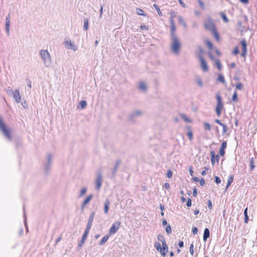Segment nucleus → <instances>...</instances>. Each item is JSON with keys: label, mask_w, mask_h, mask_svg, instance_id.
<instances>
[{"label": "nucleus", "mask_w": 257, "mask_h": 257, "mask_svg": "<svg viewBox=\"0 0 257 257\" xmlns=\"http://www.w3.org/2000/svg\"><path fill=\"white\" fill-rule=\"evenodd\" d=\"M215 63V65L217 67L218 69L219 70H221V68H222V65H221V64L220 61L218 59H216Z\"/></svg>", "instance_id": "e433bc0d"}, {"label": "nucleus", "mask_w": 257, "mask_h": 257, "mask_svg": "<svg viewBox=\"0 0 257 257\" xmlns=\"http://www.w3.org/2000/svg\"><path fill=\"white\" fill-rule=\"evenodd\" d=\"M220 16L222 18L223 20L224 21V22L226 23H227L228 22V19L225 14H224L223 13H221Z\"/></svg>", "instance_id": "79ce46f5"}, {"label": "nucleus", "mask_w": 257, "mask_h": 257, "mask_svg": "<svg viewBox=\"0 0 257 257\" xmlns=\"http://www.w3.org/2000/svg\"><path fill=\"white\" fill-rule=\"evenodd\" d=\"M206 44H207V45L208 46V47H209V48L210 49H212L213 44H212V43L210 41H207L206 42Z\"/></svg>", "instance_id": "864d4df0"}, {"label": "nucleus", "mask_w": 257, "mask_h": 257, "mask_svg": "<svg viewBox=\"0 0 257 257\" xmlns=\"http://www.w3.org/2000/svg\"><path fill=\"white\" fill-rule=\"evenodd\" d=\"M153 6L155 8L156 10L157 11L158 15L160 16H163L162 13L159 8V7H158V6L156 4H154Z\"/></svg>", "instance_id": "58836bf2"}, {"label": "nucleus", "mask_w": 257, "mask_h": 257, "mask_svg": "<svg viewBox=\"0 0 257 257\" xmlns=\"http://www.w3.org/2000/svg\"><path fill=\"white\" fill-rule=\"evenodd\" d=\"M217 100V105L215 107V112L218 116H220L221 114V110L223 108V104L222 103V98L219 93L216 95Z\"/></svg>", "instance_id": "423d86ee"}, {"label": "nucleus", "mask_w": 257, "mask_h": 257, "mask_svg": "<svg viewBox=\"0 0 257 257\" xmlns=\"http://www.w3.org/2000/svg\"><path fill=\"white\" fill-rule=\"evenodd\" d=\"M138 88L142 91H145L147 89V86L146 84L143 81H141L139 83Z\"/></svg>", "instance_id": "6ab92c4d"}, {"label": "nucleus", "mask_w": 257, "mask_h": 257, "mask_svg": "<svg viewBox=\"0 0 257 257\" xmlns=\"http://www.w3.org/2000/svg\"><path fill=\"white\" fill-rule=\"evenodd\" d=\"M170 19H174L176 16V13L174 11L170 12Z\"/></svg>", "instance_id": "5fc2aeb1"}, {"label": "nucleus", "mask_w": 257, "mask_h": 257, "mask_svg": "<svg viewBox=\"0 0 257 257\" xmlns=\"http://www.w3.org/2000/svg\"><path fill=\"white\" fill-rule=\"evenodd\" d=\"M162 247L159 242H155L154 246L158 251H159L162 255L165 256L168 251V246L166 242L162 243Z\"/></svg>", "instance_id": "7ed1b4c3"}, {"label": "nucleus", "mask_w": 257, "mask_h": 257, "mask_svg": "<svg viewBox=\"0 0 257 257\" xmlns=\"http://www.w3.org/2000/svg\"><path fill=\"white\" fill-rule=\"evenodd\" d=\"M197 195V191L196 188H194L193 189V195L194 197H196Z\"/></svg>", "instance_id": "774afa93"}, {"label": "nucleus", "mask_w": 257, "mask_h": 257, "mask_svg": "<svg viewBox=\"0 0 257 257\" xmlns=\"http://www.w3.org/2000/svg\"><path fill=\"white\" fill-rule=\"evenodd\" d=\"M80 104L82 108H84L87 105V102L85 100H81L80 102Z\"/></svg>", "instance_id": "49530a36"}, {"label": "nucleus", "mask_w": 257, "mask_h": 257, "mask_svg": "<svg viewBox=\"0 0 257 257\" xmlns=\"http://www.w3.org/2000/svg\"><path fill=\"white\" fill-rule=\"evenodd\" d=\"M109 205V201L108 200V199H106L104 203V212L105 214L108 213Z\"/></svg>", "instance_id": "412c9836"}, {"label": "nucleus", "mask_w": 257, "mask_h": 257, "mask_svg": "<svg viewBox=\"0 0 257 257\" xmlns=\"http://www.w3.org/2000/svg\"><path fill=\"white\" fill-rule=\"evenodd\" d=\"M210 232L208 228H206L204 230L203 233V240L206 241L208 238L209 237Z\"/></svg>", "instance_id": "4be33fe9"}, {"label": "nucleus", "mask_w": 257, "mask_h": 257, "mask_svg": "<svg viewBox=\"0 0 257 257\" xmlns=\"http://www.w3.org/2000/svg\"><path fill=\"white\" fill-rule=\"evenodd\" d=\"M221 126L223 127L222 130V135H224L225 134H226L228 131V127L224 123L221 124Z\"/></svg>", "instance_id": "a19ab883"}, {"label": "nucleus", "mask_w": 257, "mask_h": 257, "mask_svg": "<svg viewBox=\"0 0 257 257\" xmlns=\"http://www.w3.org/2000/svg\"><path fill=\"white\" fill-rule=\"evenodd\" d=\"M13 96L17 103L20 102L21 97L19 89H17L13 92Z\"/></svg>", "instance_id": "4468645a"}, {"label": "nucleus", "mask_w": 257, "mask_h": 257, "mask_svg": "<svg viewBox=\"0 0 257 257\" xmlns=\"http://www.w3.org/2000/svg\"><path fill=\"white\" fill-rule=\"evenodd\" d=\"M87 192V188L85 187H83L80 191L79 197L81 198L84 196Z\"/></svg>", "instance_id": "c85d7f7f"}, {"label": "nucleus", "mask_w": 257, "mask_h": 257, "mask_svg": "<svg viewBox=\"0 0 257 257\" xmlns=\"http://www.w3.org/2000/svg\"><path fill=\"white\" fill-rule=\"evenodd\" d=\"M40 55L42 59L44 65L46 67H50L51 65V60L50 55L48 51L46 50H41L40 51Z\"/></svg>", "instance_id": "f03ea898"}, {"label": "nucleus", "mask_w": 257, "mask_h": 257, "mask_svg": "<svg viewBox=\"0 0 257 257\" xmlns=\"http://www.w3.org/2000/svg\"><path fill=\"white\" fill-rule=\"evenodd\" d=\"M211 32L212 33V34L214 36V37H215V39L218 41H219L220 36H219V35L217 31L216 30V29H215L213 30V31H211Z\"/></svg>", "instance_id": "b1692460"}, {"label": "nucleus", "mask_w": 257, "mask_h": 257, "mask_svg": "<svg viewBox=\"0 0 257 257\" xmlns=\"http://www.w3.org/2000/svg\"><path fill=\"white\" fill-rule=\"evenodd\" d=\"M244 222L245 223H247L248 222L249 218L247 215V207H246L244 210Z\"/></svg>", "instance_id": "c756f323"}, {"label": "nucleus", "mask_w": 257, "mask_h": 257, "mask_svg": "<svg viewBox=\"0 0 257 257\" xmlns=\"http://www.w3.org/2000/svg\"><path fill=\"white\" fill-rule=\"evenodd\" d=\"M92 225V224L87 223V225H86V229L84 232L89 233Z\"/></svg>", "instance_id": "c03bdc74"}, {"label": "nucleus", "mask_w": 257, "mask_h": 257, "mask_svg": "<svg viewBox=\"0 0 257 257\" xmlns=\"http://www.w3.org/2000/svg\"><path fill=\"white\" fill-rule=\"evenodd\" d=\"M179 22L182 25L183 27L184 28H186L187 26L185 22L184 21L183 18L181 16H179L178 17Z\"/></svg>", "instance_id": "a878e982"}, {"label": "nucleus", "mask_w": 257, "mask_h": 257, "mask_svg": "<svg viewBox=\"0 0 257 257\" xmlns=\"http://www.w3.org/2000/svg\"><path fill=\"white\" fill-rule=\"evenodd\" d=\"M181 48V43L178 37L170 38V49L173 54L178 55Z\"/></svg>", "instance_id": "f257e3e1"}, {"label": "nucleus", "mask_w": 257, "mask_h": 257, "mask_svg": "<svg viewBox=\"0 0 257 257\" xmlns=\"http://www.w3.org/2000/svg\"><path fill=\"white\" fill-rule=\"evenodd\" d=\"M234 176L233 175H231L229 176L227 181V184L226 186V189L228 188V187L231 185V184L233 182Z\"/></svg>", "instance_id": "bb28decb"}, {"label": "nucleus", "mask_w": 257, "mask_h": 257, "mask_svg": "<svg viewBox=\"0 0 257 257\" xmlns=\"http://www.w3.org/2000/svg\"><path fill=\"white\" fill-rule=\"evenodd\" d=\"M120 164V160H117L116 161L115 165H114V168L112 170V175H114L115 174L116 171H117L118 168Z\"/></svg>", "instance_id": "5701e85b"}, {"label": "nucleus", "mask_w": 257, "mask_h": 257, "mask_svg": "<svg viewBox=\"0 0 257 257\" xmlns=\"http://www.w3.org/2000/svg\"><path fill=\"white\" fill-rule=\"evenodd\" d=\"M23 209H24V212H25V208L24 207ZM24 222L25 226L26 227V230L28 231V228L27 222V218H26V215L25 212H24Z\"/></svg>", "instance_id": "37998d69"}, {"label": "nucleus", "mask_w": 257, "mask_h": 257, "mask_svg": "<svg viewBox=\"0 0 257 257\" xmlns=\"http://www.w3.org/2000/svg\"><path fill=\"white\" fill-rule=\"evenodd\" d=\"M204 128L206 131H210L211 130V125L210 124L206 122H204Z\"/></svg>", "instance_id": "f704fd0d"}, {"label": "nucleus", "mask_w": 257, "mask_h": 257, "mask_svg": "<svg viewBox=\"0 0 257 257\" xmlns=\"http://www.w3.org/2000/svg\"><path fill=\"white\" fill-rule=\"evenodd\" d=\"M120 225V222L119 221H116L114 222L113 224L111 225L109 232L110 234H114L116 232V231L118 230V229L119 228Z\"/></svg>", "instance_id": "1a4fd4ad"}, {"label": "nucleus", "mask_w": 257, "mask_h": 257, "mask_svg": "<svg viewBox=\"0 0 257 257\" xmlns=\"http://www.w3.org/2000/svg\"><path fill=\"white\" fill-rule=\"evenodd\" d=\"M140 28L142 30H148L149 29V27L148 26H146V25H141L140 26Z\"/></svg>", "instance_id": "338daca9"}, {"label": "nucleus", "mask_w": 257, "mask_h": 257, "mask_svg": "<svg viewBox=\"0 0 257 257\" xmlns=\"http://www.w3.org/2000/svg\"><path fill=\"white\" fill-rule=\"evenodd\" d=\"M235 87L237 89L241 90L243 88V85L241 83L239 82L236 84Z\"/></svg>", "instance_id": "a18cd8bd"}, {"label": "nucleus", "mask_w": 257, "mask_h": 257, "mask_svg": "<svg viewBox=\"0 0 257 257\" xmlns=\"http://www.w3.org/2000/svg\"><path fill=\"white\" fill-rule=\"evenodd\" d=\"M189 251L191 254L193 255L194 253V245L192 243L190 246Z\"/></svg>", "instance_id": "09e8293b"}, {"label": "nucleus", "mask_w": 257, "mask_h": 257, "mask_svg": "<svg viewBox=\"0 0 257 257\" xmlns=\"http://www.w3.org/2000/svg\"><path fill=\"white\" fill-rule=\"evenodd\" d=\"M7 92L8 94H10V95H11L12 94H13V91H12V89L11 88V87H8L7 89Z\"/></svg>", "instance_id": "e2e57ef3"}, {"label": "nucleus", "mask_w": 257, "mask_h": 257, "mask_svg": "<svg viewBox=\"0 0 257 257\" xmlns=\"http://www.w3.org/2000/svg\"><path fill=\"white\" fill-rule=\"evenodd\" d=\"M0 131L2 132L4 135L8 140L11 141L12 140L10 130L7 128L5 123L3 122V119L1 117H0Z\"/></svg>", "instance_id": "20e7f679"}, {"label": "nucleus", "mask_w": 257, "mask_h": 257, "mask_svg": "<svg viewBox=\"0 0 257 257\" xmlns=\"http://www.w3.org/2000/svg\"><path fill=\"white\" fill-rule=\"evenodd\" d=\"M198 58L200 61V66L202 71L203 72H207L208 70V67L203 56L199 55Z\"/></svg>", "instance_id": "9d476101"}, {"label": "nucleus", "mask_w": 257, "mask_h": 257, "mask_svg": "<svg viewBox=\"0 0 257 257\" xmlns=\"http://www.w3.org/2000/svg\"><path fill=\"white\" fill-rule=\"evenodd\" d=\"M88 27H89V20L87 18H84V27H83L84 30L85 31H87L88 29Z\"/></svg>", "instance_id": "cd10ccee"}, {"label": "nucleus", "mask_w": 257, "mask_h": 257, "mask_svg": "<svg viewBox=\"0 0 257 257\" xmlns=\"http://www.w3.org/2000/svg\"><path fill=\"white\" fill-rule=\"evenodd\" d=\"M195 80H196V82H197V84L198 85V86L199 87H202L203 86L202 81V79H201V78L200 77L197 76L195 78Z\"/></svg>", "instance_id": "2f4dec72"}, {"label": "nucleus", "mask_w": 257, "mask_h": 257, "mask_svg": "<svg viewBox=\"0 0 257 257\" xmlns=\"http://www.w3.org/2000/svg\"><path fill=\"white\" fill-rule=\"evenodd\" d=\"M53 156L49 154L47 155L46 163L44 165V169L46 173H48L50 170Z\"/></svg>", "instance_id": "0eeeda50"}, {"label": "nucleus", "mask_w": 257, "mask_h": 257, "mask_svg": "<svg viewBox=\"0 0 257 257\" xmlns=\"http://www.w3.org/2000/svg\"><path fill=\"white\" fill-rule=\"evenodd\" d=\"M181 117L186 122H191L192 121L185 114H181Z\"/></svg>", "instance_id": "473e14b6"}, {"label": "nucleus", "mask_w": 257, "mask_h": 257, "mask_svg": "<svg viewBox=\"0 0 257 257\" xmlns=\"http://www.w3.org/2000/svg\"><path fill=\"white\" fill-rule=\"evenodd\" d=\"M239 51L238 48L237 46H236L233 51V54L234 55H237V54H239Z\"/></svg>", "instance_id": "8fccbe9b"}, {"label": "nucleus", "mask_w": 257, "mask_h": 257, "mask_svg": "<svg viewBox=\"0 0 257 257\" xmlns=\"http://www.w3.org/2000/svg\"><path fill=\"white\" fill-rule=\"evenodd\" d=\"M207 205L209 209H211L212 208V204L210 200H208Z\"/></svg>", "instance_id": "052dcab7"}, {"label": "nucleus", "mask_w": 257, "mask_h": 257, "mask_svg": "<svg viewBox=\"0 0 257 257\" xmlns=\"http://www.w3.org/2000/svg\"><path fill=\"white\" fill-rule=\"evenodd\" d=\"M217 80L219 82H221L223 84H224L225 83V79H224V76L220 74L218 75V76L217 78Z\"/></svg>", "instance_id": "7c9ffc66"}, {"label": "nucleus", "mask_w": 257, "mask_h": 257, "mask_svg": "<svg viewBox=\"0 0 257 257\" xmlns=\"http://www.w3.org/2000/svg\"><path fill=\"white\" fill-rule=\"evenodd\" d=\"M240 44L242 47V50L241 53V56L245 57L247 55V44L245 39H242L240 42Z\"/></svg>", "instance_id": "9b49d317"}, {"label": "nucleus", "mask_w": 257, "mask_h": 257, "mask_svg": "<svg viewBox=\"0 0 257 257\" xmlns=\"http://www.w3.org/2000/svg\"><path fill=\"white\" fill-rule=\"evenodd\" d=\"M173 173L170 170L167 171V176L169 178H171L172 177Z\"/></svg>", "instance_id": "4d7b16f0"}, {"label": "nucleus", "mask_w": 257, "mask_h": 257, "mask_svg": "<svg viewBox=\"0 0 257 257\" xmlns=\"http://www.w3.org/2000/svg\"><path fill=\"white\" fill-rule=\"evenodd\" d=\"M186 206L187 207H190L191 206V199H190V198L188 199V200H187V203H186Z\"/></svg>", "instance_id": "69168bd1"}, {"label": "nucleus", "mask_w": 257, "mask_h": 257, "mask_svg": "<svg viewBox=\"0 0 257 257\" xmlns=\"http://www.w3.org/2000/svg\"><path fill=\"white\" fill-rule=\"evenodd\" d=\"M214 182L216 183V184H219L221 182V180L219 178V177H218V176H215V180H214Z\"/></svg>", "instance_id": "13d9d810"}, {"label": "nucleus", "mask_w": 257, "mask_h": 257, "mask_svg": "<svg viewBox=\"0 0 257 257\" xmlns=\"http://www.w3.org/2000/svg\"><path fill=\"white\" fill-rule=\"evenodd\" d=\"M249 167L251 171H252L255 167L253 158H251L249 160Z\"/></svg>", "instance_id": "c9c22d12"}, {"label": "nucleus", "mask_w": 257, "mask_h": 257, "mask_svg": "<svg viewBox=\"0 0 257 257\" xmlns=\"http://www.w3.org/2000/svg\"><path fill=\"white\" fill-rule=\"evenodd\" d=\"M204 26L206 30L212 31L215 29V24L210 17H208L204 21Z\"/></svg>", "instance_id": "39448f33"}, {"label": "nucleus", "mask_w": 257, "mask_h": 257, "mask_svg": "<svg viewBox=\"0 0 257 257\" xmlns=\"http://www.w3.org/2000/svg\"><path fill=\"white\" fill-rule=\"evenodd\" d=\"M187 136L189 138V139L191 141L193 139V133L191 131H189L188 133H187Z\"/></svg>", "instance_id": "3c124183"}, {"label": "nucleus", "mask_w": 257, "mask_h": 257, "mask_svg": "<svg viewBox=\"0 0 257 257\" xmlns=\"http://www.w3.org/2000/svg\"><path fill=\"white\" fill-rule=\"evenodd\" d=\"M102 182V176L100 173H99L97 175V177L95 181V189L97 190H99L101 187Z\"/></svg>", "instance_id": "6e6552de"}, {"label": "nucleus", "mask_w": 257, "mask_h": 257, "mask_svg": "<svg viewBox=\"0 0 257 257\" xmlns=\"http://www.w3.org/2000/svg\"><path fill=\"white\" fill-rule=\"evenodd\" d=\"M93 197V195L92 194L89 195L87 196V197L84 199L83 202L81 204V208H83L86 205H87L90 201L92 199Z\"/></svg>", "instance_id": "f3484780"}, {"label": "nucleus", "mask_w": 257, "mask_h": 257, "mask_svg": "<svg viewBox=\"0 0 257 257\" xmlns=\"http://www.w3.org/2000/svg\"><path fill=\"white\" fill-rule=\"evenodd\" d=\"M178 37L176 34V26L175 25H171L170 26V38Z\"/></svg>", "instance_id": "aec40b11"}, {"label": "nucleus", "mask_w": 257, "mask_h": 257, "mask_svg": "<svg viewBox=\"0 0 257 257\" xmlns=\"http://www.w3.org/2000/svg\"><path fill=\"white\" fill-rule=\"evenodd\" d=\"M165 230L168 234L171 233L172 229L170 225H168L166 226Z\"/></svg>", "instance_id": "de8ad7c7"}, {"label": "nucleus", "mask_w": 257, "mask_h": 257, "mask_svg": "<svg viewBox=\"0 0 257 257\" xmlns=\"http://www.w3.org/2000/svg\"><path fill=\"white\" fill-rule=\"evenodd\" d=\"M136 10H137V13L138 15H139L140 16H146V15L144 13V12L142 9H141L140 8H137L136 9Z\"/></svg>", "instance_id": "ea45409f"}, {"label": "nucleus", "mask_w": 257, "mask_h": 257, "mask_svg": "<svg viewBox=\"0 0 257 257\" xmlns=\"http://www.w3.org/2000/svg\"><path fill=\"white\" fill-rule=\"evenodd\" d=\"M238 94L236 91H234L231 98V100L233 102H236L237 100Z\"/></svg>", "instance_id": "72a5a7b5"}, {"label": "nucleus", "mask_w": 257, "mask_h": 257, "mask_svg": "<svg viewBox=\"0 0 257 257\" xmlns=\"http://www.w3.org/2000/svg\"><path fill=\"white\" fill-rule=\"evenodd\" d=\"M6 31L8 36L10 35V15H9L6 19V24H5Z\"/></svg>", "instance_id": "2eb2a0df"}, {"label": "nucleus", "mask_w": 257, "mask_h": 257, "mask_svg": "<svg viewBox=\"0 0 257 257\" xmlns=\"http://www.w3.org/2000/svg\"><path fill=\"white\" fill-rule=\"evenodd\" d=\"M226 147H227L226 142H223L222 143V144H221L220 148L221 149H225L226 148Z\"/></svg>", "instance_id": "0e129e2a"}, {"label": "nucleus", "mask_w": 257, "mask_h": 257, "mask_svg": "<svg viewBox=\"0 0 257 257\" xmlns=\"http://www.w3.org/2000/svg\"><path fill=\"white\" fill-rule=\"evenodd\" d=\"M157 239L161 241L162 243L163 242H166V240H165V237L163 235H162V234H159L158 235H157Z\"/></svg>", "instance_id": "4c0bfd02"}, {"label": "nucleus", "mask_w": 257, "mask_h": 257, "mask_svg": "<svg viewBox=\"0 0 257 257\" xmlns=\"http://www.w3.org/2000/svg\"><path fill=\"white\" fill-rule=\"evenodd\" d=\"M94 215H95V212H92L89 216L88 220H93Z\"/></svg>", "instance_id": "6e6d98bb"}, {"label": "nucleus", "mask_w": 257, "mask_h": 257, "mask_svg": "<svg viewBox=\"0 0 257 257\" xmlns=\"http://www.w3.org/2000/svg\"><path fill=\"white\" fill-rule=\"evenodd\" d=\"M108 238H109L108 234H107V235L104 236L103 237V238H102V239L100 240V241L99 242V245H102L103 244H104L107 241V240L108 239Z\"/></svg>", "instance_id": "393cba45"}, {"label": "nucleus", "mask_w": 257, "mask_h": 257, "mask_svg": "<svg viewBox=\"0 0 257 257\" xmlns=\"http://www.w3.org/2000/svg\"><path fill=\"white\" fill-rule=\"evenodd\" d=\"M210 155H211V164L212 165H214L215 164V162L216 160L217 162L219 161V156L218 155H216L214 151H211L210 152Z\"/></svg>", "instance_id": "ddd939ff"}, {"label": "nucleus", "mask_w": 257, "mask_h": 257, "mask_svg": "<svg viewBox=\"0 0 257 257\" xmlns=\"http://www.w3.org/2000/svg\"><path fill=\"white\" fill-rule=\"evenodd\" d=\"M142 112L140 110H136L132 112L129 115V118L130 120H133L136 117L141 115Z\"/></svg>", "instance_id": "dca6fc26"}, {"label": "nucleus", "mask_w": 257, "mask_h": 257, "mask_svg": "<svg viewBox=\"0 0 257 257\" xmlns=\"http://www.w3.org/2000/svg\"><path fill=\"white\" fill-rule=\"evenodd\" d=\"M88 234V233L85 232H84V233L82 235L81 240L80 242L78 244V247H79L80 248L82 247V246L83 245L84 242L85 241V240L87 237Z\"/></svg>", "instance_id": "a211bd4d"}, {"label": "nucleus", "mask_w": 257, "mask_h": 257, "mask_svg": "<svg viewBox=\"0 0 257 257\" xmlns=\"http://www.w3.org/2000/svg\"><path fill=\"white\" fill-rule=\"evenodd\" d=\"M225 152L224 151V149H219V154L221 156H223L225 154Z\"/></svg>", "instance_id": "bf43d9fd"}, {"label": "nucleus", "mask_w": 257, "mask_h": 257, "mask_svg": "<svg viewBox=\"0 0 257 257\" xmlns=\"http://www.w3.org/2000/svg\"><path fill=\"white\" fill-rule=\"evenodd\" d=\"M192 233L193 234H196L197 233L198 229L196 227H193L192 228Z\"/></svg>", "instance_id": "680f3d73"}, {"label": "nucleus", "mask_w": 257, "mask_h": 257, "mask_svg": "<svg viewBox=\"0 0 257 257\" xmlns=\"http://www.w3.org/2000/svg\"><path fill=\"white\" fill-rule=\"evenodd\" d=\"M65 47L69 50H73L76 51L77 50V47L73 44L71 40H67L64 42Z\"/></svg>", "instance_id": "f8f14e48"}, {"label": "nucleus", "mask_w": 257, "mask_h": 257, "mask_svg": "<svg viewBox=\"0 0 257 257\" xmlns=\"http://www.w3.org/2000/svg\"><path fill=\"white\" fill-rule=\"evenodd\" d=\"M198 49V51H199V53H198V56L199 55H201V56H202V54L204 53L203 48L201 46H199Z\"/></svg>", "instance_id": "603ef678"}]
</instances>
